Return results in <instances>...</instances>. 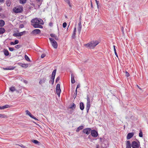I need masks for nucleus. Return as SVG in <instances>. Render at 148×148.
Listing matches in <instances>:
<instances>
[{
  "label": "nucleus",
  "mask_w": 148,
  "mask_h": 148,
  "mask_svg": "<svg viewBox=\"0 0 148 148\" xmlns=\"http://www.w3.org/2000/svg\"><path fill=\"white\" fill-rule=\"evenodd\" d=\"M50 36L54 38L57 40H59L58 38L55 34H50Z\"/></svg>",
  "instance_id": "22"
},
{
  "label": "nucleus",
  "mask_w": 148,
  "mask_h": 148,
  "mask_svg": "<svg viewBox=\"0 0 148 148\" xmlns=\"http://www.w3.org/2000/svg\"><path fill=\"white\" fill-rule=\"evenodd\" d=\"M14 44L15 45L18 44L19 43V41L18 40H15L14 41Z\"/></svg>",
  "instance_id": "48"
},
{
  "label": "nucleus",
  "mask_w": 148,
  "mask_h": 148,
  "mask_svg": "<svg viewBox=\"0 0 148 148\" xmlns=\"http://www.w3.org/2000/svg\"><path fill=\"white\" fill-rule=\"evenodd\" d=\"M10 45H15V44H14V42H10Z\"/></svg>",
  "instance_id": "59"
},
{
  "label": "nucleus",
  "mask_w": 148,
  "mask_h": 148,
  "mask_svg": "<svg viewBox=\"0 0 148 148\" xmlns=\"http://www.w3.org/2000/svg\"><path fill=\"white\" fill-rule=\"evenodd\" d=\"M4 54L6 56H8L9 55V52L6 49H4L3 51Z\"/></svg>",
  "instance_id": "21"
},
{
  "label": "nucleus",
  "mask_w": 148,
  "mask_h": 148,
  "mask_svg": "<svg viewBox=\"0 0 148 148\" xmlns=\"http://www.w3.org/2000/svg\"><path fill=\"white\" fill-rule=\"evenodd\" d=\"M24 27V26L23 24H21L19 26V28H23Z\"/></svg>",
  "instance_id": "50"
},
{
  "label": "nucleus",
  "mask_w": 148,
  "mask_h": 148,
  "mask_svg": "<svg viewBox=\"0 0 148 148\" xmlns=\"http://www.w3.org/2000/svg\"><path fill=\"white\" fill-rule=\"evenodd\" d=\"M83 127V126L82 125L80 126L76 129V132H78L80 130L82 129Z\"/></svg>",
  "instance_id": "26"
},
{
  "label": "nucleus",
  "mask_w": 148,
  "mask_h": 148,
  "mask_svg": "<svg viewBox=\"0 0 148 148\" xmlns=\"http://www.w3.org/2000/svg\"><path fill=\"white\" fill-rule=\"evenodd\" d=\"M79 108L80 109L82 110L84 109V106L83 103L81 102L80 103Z\"/></svg>",
  "instance_id": "19"
},
{
  "label": "nucleus",
  "mask_w": 148,
  "mask_h": 148,
  "mask_svg": "<svg viewBox=\"0 0 148 148\" xmlns=\"http://www.w3.org/2000/svg\"><path fill=\"white\" fill-rule=\"evenodd\" d=\"M55 78H52V77H51V79H50L49 81V83H51L53 85L54 84V80Z\"/></svg>",
  "instance_id": "28"
},
{
  "label": "nucleus",
  "mask_w": 148,
  "mask_h": 148,
  "mask_svg": "<svg viewBox=\"0 0 148 148\" xmlns=\"http://www.w3.org/2000/svg\"><path fill=\"white\" fill-rule=\"evenodd\" d=\"M100 141L101 142V147L102 148H106L108 145V142L105 138H99Z\"/></svg>",
  "instance_id": "2"
},
{
  "label": "nucleus",
  "mask_w": 148,
  "mask_h": 148,
  "mask_svg": "<svg viewBox=\"0 0 148 148\" xmlns=\"http://www.w3.org/2000/svg\"><path fill=\"white\" fill-rule=\"evenodd\" d=\"M2 10V7H0V12Z\"/></svg>",
  "instance_id": "64"
},
{
  "label": "nucleus",
  "mask_w": 148,
  "mask_h": 148,
  "mask_svg": "<svg viewBox=\"0 0 148 148\" xmlns=\"http://www.w3.org/2000/svg\"><path fill=\"white\" fill-rule=\"evenodd\" d=\"M41 31L38 29H36L32 31L31 34L33 35H36L40 33Z\"/></svg>",
  "instance_id": "11"
},
{
  "label": "nucleus",
  "mask_w": 148,
  "mask_h": 148,
  "mask_svg": "<svg viewBox=\"0 0 148 148\" xmlns=\"http://www.w3.org/2000/svg\"><path fill=\"white\" fill-rule=\"evenodd\" d=\"M71 82L72 84H74L75 82L74 79V75L73 73H71Z\"/></svg>",
  "instance_id": "17"
},
{
  "label": "nucleus",
  "mask_w": 148,
  "mask_h": 148,
  "mask_svg": "<svg viewBox=\"0 0 148 148\" xmlns=\"http://www.w3.org/2000/svg\"><path fill=\"white\" fill-rule=\"evenodd\" d=\"M80 87V85L79 84H78L77 85L76 89H77H77L78 88H79Z\"/></svg>",
  "instance_id": "62"
},
{
  "label": "nucleus",
  "mask_w": 148,
  "mask_h": 148,
  "mask_svg": "<svg viewBox=\"0 0 148 148\" xmlns=\"http://www.w3.org/2000/svg\"><path fill=\"white\" fill-rule=\"evenodd\" d=\"M91 8L92 9L93 8V5L92 4V2L91 1Z\"/></svg>",
  "instance_id": "58"
},
{
  "label": "nucleus",
  "mask_w": 148,
  "mask_h": 148,
  "mask_svg": "<svg viewBox=\"0 0 148 148\" xmlns=\"http://www.w3.org/2000/svg\"><path fill=\"white\" fill-rule=\"evenodd\" d=\"M19 1L20 3L23 4L26 3L27 0H19Z\"/></svg>",
  "instance_id": "31"
},
{
  "label": "nucleus",
  "mask_w": 148,
  "mask_h": 148,
  "mask_svg": "<svg viewBox=\"0 0 148 148\" xmlns=\"http://www.w3.org/2000/svg\"><path fill=\"white\" fill-rule=\"evenodd\" d=\"M126 148H131L132 144L129 140H127L126 143Z\"/></svg>",
  "instance_id": "14"
},
{
  "label": "nucleus",
  "mask_w": 148,
  "mask_h": 148,
  "mask_svg": "<svg viewBox=\"0 0 148 148\" xmlns=\"http://www.w3.org/2000/svg\"><path fill=\"white\" fill-rule=\"evenodd\" d=\"M22 47V45H16L15 46V47L17 49H18Z\"/></svg>",
  "instance_id": "35"
},
{
  "label": "nucleus",
  "mask_w": 148,
  "mask_h": 148,
  "mask_svg": "<svg viewBox=\"0 0 148 148\" xmlns=\"http://www.w3.org/2000/svg\"><path fill=\"white\" fill-rule=\"evenodd\" d=\"M99 43V42L98 41L93 40L85 44L84 45L86 47L92 49H94Z\"/></svg>",
  "instance_id": "1"
},
{
  "label": "nucleus",
  "mask_w": 148,
  "mask_h": 148,
  "mask_svg": "<svg viewBox=\"0 0 148 148\" xmlns=\"http://www.w3.org/2000/svg\"><path fill=\"white\" fill-rule=\"evenodd\" d=\"M56 71V69H54L53 71L51 77L52 78H55Z\"/></svg>",
  "instance_id": "24"
},
{
  "label": "nucleus",
  "mask_w": 148,
  "mask_h": 148,
  "mask_svg": "<svg viewBox=\"0 0 148 148\" xmlns=\"http://www.w3.org/2000/svg\"><path fill=\"white\" fill-rule=\"evenodd\" d=\"M95 0L96 1V3L97 5V7L98 8V6H99L98 3H99V1H97V0Z\"/></svg>",
  "instance_id": "55"
},
{
  "label": "nucleus",
  "mask_w": 148,
  "mask_h": 148,
  "mask_svg": "<svg viewBox=\"0 0 148 148\" xmlns=\"http://www.w3.org/2000/svg\"><path fill=\"white\" fill-rule=\"evenodd\" d=\"M46 80V78H43L42 80H40L39 82V84H41L42 82H44Z\"/></svg>",
  "instance_id": "39"
},
{
  "label": "nucleus",
  "mask_w": 148,
  "mask_h": 148,
  "mask_svg": "<svg viewBox=\"0 0 148 148\" xmlns=\"http://www.w3.org/2000/svg\"><path fill=\"white\" fill-rule=\"evenodd\" d=\"M29 116L32 118L36 120H38L35 117H34L33 115H32V114H31Z\"/></svg>",
  "instance_id": "37"
},
{
  "label": "nucleus",
  "mask_w": 148,
  "mask_h": 148,
  "mask_svg": "<svg viewBox=\"0 0 148 148\" xmlns=\"http://www.w3.org/2000/svg\"><path fill=\"white\" fill-rule=\"evenodd\" d=\"M10 90L12 92H14L16 90V89L14 86H12L10 87Z\"/></svg>",
  "instance_id": "29"
},
{
  "label": "nucleus",
  "mask_w": 148,
  "mask_h": 148,
  "mask_svg": "<svg viewBox=\"0 0 148 148\" xmlns=\"http://www.w3.org/2000/svg\"><path fill=\"white\" fill-rule=\"evenodd\" d=\"M33 26L35 28H42L43 26L38 23H35L33 24Z\"/></svg>",
  "instance_id": "15"
},
{
  "label": "nucleus",
  "mask_w": 148,
  "mask_h": 148,
  "mask_svg": "<svg viewBox=\"0 0 148 148\" xmlns=\"http://www.w3.org/2000/svg\"><path fill=\"white\" fill-rule=\"evenodd\" d=\"M23 8L22 6L19 5L17 7H14L13 9V12L16 13H20L23 11Z\"/></svg>",
  "instance_id": "3"
},
{
  "label": "nucleus",
  "mask_w": 148,
  "mask_h": 148,
  "mask_svg": "<svg viewBox=\"0 0 148 148\" xmlns=\"http://www.w3.org/2000/svg\"><path fill=\"white\" fill-rule=\"evenodd\" d=\"M60 77L58 76V77L56 79V83H57L58 82V81H59V80H60Z\"/></svg>",
  "instance_id": "47"
},
{
  "label": "nucleus",
  "mask_w": 148,
  "mask_h": 148,
  "mask_svg": "<svg viewBox=\"0 0 148 148\" xmlns=\"http://www.w3.org/2000/svg\"><path fill=\"white\" fill-rule=\"evenodd\" d=\"M15 68V66H8L5 68H3V69L5 70H11L14 69Z\"/></svg>",
  "instance_id": "16"
},
{
  "label": "nucleus",
  "mask_w": 148,
  "mask_h": 148,
  "mask_svg": "<svg viewBox=\"0 0 148 148\" xmlns=\"http://www.w3.org/2000/svg\"><path fill=\"white\" fill-rule=\"evenodd\" d=\"M78 27H82V25H81V21H80L79 22L78 24Z\"/></svg>",
  "instance_id": "56"
},
{
  "label": "nucleus",
  "mask_w": 148,
  "mask_h": 148,
  "mask_svg": "<svg viewBox=\"0 0 148 148\" xmlns=\"http://www.w3.org/2000/svg\"><path fill=\"white\" fill-rule=\"evenodd\" d=\"M126 75L127 77H128L130 75L129 73L127 71H126Z\"/></svg>",
  "instance_id": "51"
},
{
  "label": "nucleus",
  "mask_w": 148,
  "mask_h": 148,
  "mask_svg": "<svg viewBox=\"0 0 148 148\" xmlns=\"http://www.w3.org/2000/svg\"><path fill=\"white\" fill-rule=\"evenodd\" d=\"M92 137L93 136H92L91 134H90L88 136V138L89 139H90V140L91 141L92 140H94L95 139H94L93 138H92Z\"/></svg>",
  "instance_id": "40"
},
{
  "label": "nucleus",
  "mask_w": 148,
  "mask_h": 148,
  "mask_svg": "<svg viewBox=\"0 0 148 148\" xmlns=\"http://www.w3.org/2000/svg\"><path fill=\"white\" fill-rule=\"evenodd\" d=\"M76 27H75L74 29L73 33H76Z\"/></svg>",
  "instance_id": "60"
},
{
  "label": "nucleus",
  "mask_w": 148,
  "mask_h": 148,
  "mask_svg": "<svg viewBox=\"0 0 148 148\" xmlns=\"http://www.w3.org/2000/svg\"><path fill=\"white\" fill-rule=\"evenodd\" d=\"M36 23L40 24L41 25H43L44 22L43 20L40 18H36Z\"/></svg>",
  "instance_id": "12"
},
{
  "label": "nucleus",
  "mask_w": 148,
  "mask_h": 148,
  "mask_svg": "<svg viewBox=\"0 0 148 148\" xmlns=\"http://www.w3.org/2000/svg\"><path fill=\"white\" fill-rule=\"evenodd\" d=\"M91 129L90 128H86L83 130V132L88 135L91 131Z\"/></svg>",
  "instance_id": "9"
},
{
  "label": "nucleus",
  "mask_w": 148,
  "mask_h": 148,
  "mask_svg": "<svg viewBox=\"0 0 148 148\" xmlns=\"http://www.w3.org/2000/svg\"><path fill=\"white\" fill-rule=\"evenodd\" d=\"M46 56V55L45 54H42L41 56V58H44Z\"/></svg>",
  "instance_id": "53"
},
{
  "label": "nucleus",
  "mask_w": 148,
  "mask_h": 148,
  "mask_svg": "<svg viewBox=\"0 0 148 148\" xmlns=\"http://www.w3.org/2000/svg\"><path fill=\"white\" fill-rule=\"evenodd\" d=\"M77 89H76L75 92L74 93V96H73V97L74 99H75L76 97L77 94Z\"/></svg>",
  "instance_id": "34"
},
{
  "label": "nucleus",
  "mask_w": 148,
  "mask_h": 148,
  "mask_svg": "<svg viewBox=\"0 0 148 148\" xmlns=\"http://www.w3.org/2000/svg\"><path fill=\"white\" fill-rule=\"evenodd\" d=\"M64 1L67 3L69 5L70 7H71V4L70 3V0H64Z\"/></svg>",
  "instance_id": "32"
},
{
  "label": "nucleus",
  "mask_w": 148,
  "mask_h": 148,
  "mask_svg": "<svg viewBox=\"0 0 148 148\" xmlns=\"http://www.w3.org/2000/svg\"><path fill=\"white\" fill-rule=\"evenodd\" d=\"M9 50L10 51H13L14 50V49L12 47H9Z\"/></svg>",
  "instance_id": "49"
},
{
  "label": "nucleus",
  "mask_w": 148,
  "mask_h": 148,
  "mask_svg": "<svg viewBox=\"0 0 148 148\" xmlns=\"http://www.w3.org/2000/svg\"><path fill=\"white\" fill-rule=\"evenodd\" d=\"M87 102L86 103V109L87 112L88 113L90 107V101L89 97L88 96L87 98Z\"/></svg>",
  "instance_id": "6"
},
{
  "label": "nucleus",
  "mask_w": 148,
  "mask_h": 148,
  "mask_svg": "<svg viewBox=\"0 0 148 148\" xmlns=\"http://www.w3.org/2000/svg\"><path fill=\"white\" fill-rule=\"evenodd\" d=\"M56 92L58 95L60 97L61 92V90L60 89V84H58L57 85L56 88Z\"/></svg>",
  "instance_id": "8"
},
{
  "label": "nucleus",
  "mask_w": 148,
  "mask_h": 148,
  "mask_svg": "<svg viewBox=\"0 0 148 148\" xmlns=\"http://www.w3.org/2000/svg\"><path fill=\"white\" fill-rule=\"evenodd\" d=\"M32 142L36 144H37L39 143V142L38 141L35 140H32Z\"/></svg>",
  "instance_id": "38"
},
{
  "label": "nucleus",
  "mask_w": 148,
  "mask_h": 148,
  "mask_svg": "<svg viewBox=\"0 0 148 148\" xmlns=\"http://www.w3.org/2000/svg\"><path fill=\"white\" fill-rule=\"evenodd\" d=\"M132 147L133 148H139L140 146V142L137 143L136 141H133L132 143Z\"/></svg>",
  "instance_id": "7"
},
{
  "label": "nucleus",
  "mask_w": 148,
  "mask_h": 148,
  "mask_svg": "<svg viewBox=\"0 0 148 148\" xmlns=\"http://www.w3.org/2000/svg\"><path fill=\"white\" fill-rule=\"evenodd\" d=\"M134 133L133 132L128 133L127 136V139L129 140L132 138L134 135Z\"/></svg>",
  "instance_id": "13"
},
{
  "label": "nucleus",
  "mask_w": 148,
  "mask_h": 148,
  "mask_svg": "<svg viewBox=\"0 0 148 148\" xmlns=\"http://www.w3.org/2000/svg\"><path fill=\"white\" fill-rule=\"evenodd\" d=\"M26 114L29 116L31 114L30 112H29V111L28 110H26L25 111Z\"/></svg>",
  "instance_id": "45"
},
{
  "label": "nucleus",
  "mask_w": 148,
  "mask_h": 148,
  "mask_svg": "<svg viewBox=\"0 0 148 148\" xmlns=\"http://www.w3.org/2000/svg\"><path fill=\"white\" fill-rule=\"evenodd\" d=\"M5 32V29L3 27H0V35L2 34Z\"/></svg>",
  "instance_id": "18"
},
{
  "label": "nucleus",
  "mask_w": 148,
  "mask_h": 148,
  "mask_svg": "<svg viewBox=\"0 0 148 148\" xmlns=\"http://www.w3.org/2000/svg\"><path fill=\"white\" fill-rule=\"evenodd\" d=\"M113 47H114V51L115 54L116 56V57L118 58V55L117 53V52H116V48H115V46L114 45Z\"/></svg>",
  "instance_id": "33"
},
{
  "label": "nucleus",
  "mask_w": 148,
  "mask_h": 148,
  "mask_svg": "<svg viewBox=\"0 0 148 148\" xmlns=\"http://www.w3.org/2000/svg\"><path fill=\"white\" fill-rule=\"evenodd\" d=\"M76 33H73L72 36V39H74L75 37Z\"/></svg>",
  "instance_id": "42"
},
{
  "label": "nucleus",
  "mask_w": 148,
  "mask_h": 148,
  "mask_svg": "<svg viewBox=\"0 0 148 148\" xmlns=\"http://www.w3.org/2000/svg\"><path fill=\"white\" fill-rule=\"evenodd\" d=\"M22 147L23 148H27V147L22 145H21L20 146Z\"/></svg>",
  "instance_id": "61"
},
{
  "label": "nucleus",
  "mask_w": 148,
  "mask_h": 148,
  "mask_svg": "<svg viewBox=\"0 0 148 148\" xmlns=\"http://www.w3.org/2000/svg\"><path fill=\"white\" fill-rule=\"evenodd\" d=\"M67 25V23L66 22H64L63 23L62 26L63 28H64L66 27Z\"/></svg>",
  "instance_id": "44"
},
{
  "label": "nucleus",
  "mask_w": 148,
  "mask_h": 148,
  "mask_svg": "<svg viewBox=\"0 0 148 148\" xmlns=\"http://www.w3.org/2000/svg\"><path fill=\"white\" fill-rule=\"evenodd\" d=\"M139 136L140 137H142L143 136V132L141 130H140V132L139 134Z\"/></svg>",
  "instance_id": "36"
},
{
  "label": "nucleus",
  "mask_w": 148,
  "mask_h": 148,
  "mask_svg": "<svg viewBox=\"0 0 148 148\" xmlns=\"http://www.w3.org/2000/svg\"><path fill=\"white\" fill-rule=\"evenodd\" d=\"M91 135L94 138L97 137L98 135V133L97 131L95 130H91Z\"/></svg>",
  "instance_id": "10"
},
{
  "label": "nucleus",
  "mask_w": 148,
  "mask_h": 148,
  "mask_svg": "<svg viewBox=\"0 0 148 148\" xmlns=\"http://www.w3.org/2000/svg\"><path fill=\"white\" fill-rule=\"evenodd\" d=\"M5 24V21L3 20H0V27H2Z\"/></svg>",
  "instance_id": "20"
},
{
  "label": "nucleus",
  "mask_w": 148,
  "mask_h": 148,
  "mask_svg": "<svg viewBox=\"0 0 148 148\" xmlns=\"http://www.w3.org/2000/svg\"><path fill=\"white\" fill-rule=\"evenodd\" d=\"M76 105L74 103H72L71 104L70 108L73 110L75 108Z\"/></svg>",
  "instance_id": "25"
},
{
  "label": "nucleus",
  "mask_w": 148,
  "mask_h": 148,
  "mask_svg": "<svg viewBox=\"0 0 148 148\" xmlns=\"http://www.w3.org/2000/svg\"><path fill=\"white\" fill-rule=\"evenodd\" d=\"M82 28V27H78L77 28V30L79 33H80L81 32V30Z\"/></svg>",
  "instance_id": "46"
},
{
  "label": "nucleus",
  "mask_w": 148,
  "mask_h": 148,
  "mask_svg": "<svg viewBox=\"0 0 148 148\" xmlns=\"http://www.w3.org/2000/svg\"><path fill=\"white\" fill-rule=\"evenodd\" d=\"M5 1V0H0V3L2 4L4 3Z\"/></svg>",
  "instance_id": "52"
},
{
  "label": "nucleus",
  "mask_w": 148,
  "mask_h": 148,
  "mask_svg": "<svg viewBox=\"0 0 148 148\" xmlns=\"http://www.w3.org/2000/svg\"><path fill=\"white\" fill-rule=\"evenodd\" d=\"M9 108H10V106L8 105H6L3 106H0V110L3 109Z\"/></svg>",
  "instance_id": "23"
},
{
  "label": "nucleus",
  "mask_w": 148,
  "mask_h": 148,
  "mask_svg": "<svg viewBox=\"0 0 148 148\" xmlns=\"http://www.w3.org/2000/svg\"><path fill=\"white\" fill-rule=\"evenodd\" d=\"M49 39L53 47L54 48L56 49L58 47V44L56 40L51 38H50Z\"/></svg>",
  "instance_id": "4"
},
{
  "label": "nucleus",
  "mask_w": 148,
  "mask_h": 148,
  "mask_svg": "<svg viewBox=\"0 0 148 148\" xmlns=\"http://www.w3.org/2000/svg\"><path fill=\"white\" fill-rule=\"evenodd\" d=\"M6 5L8 6H10L11 4V2L9 0H7L6 2Z\"/></svg>",
  "instance_id": "27"
},
{
  "label": "nucleus",
  "mask_w": 148,
  "mask_h": 148,
  "mask_svg": "<svg viewBox=\"0 0 148 148\" xmlns=\"http://www.w3.org/2000/svg\"><path fill=\"white\" fill-rule=\"evenodd\" d=\"M7 118V116L4 114H0V118Z\"/></svg>",
  "instance_id": "30"
},
{
  "label": "nucleus",
  "mask_w": 148,
  "mask_h": 148,
  "mask_svg": "<svg viewBox=\"0 0 148 148\" xmlns=\"http://www.w3.org/2000/svg\"><path fill=\"white\" fill-rule=\"evenodd\" d=\"M123 30H124V28H123V27H121V30H122V32H123V34H124Z\"/></svg>",
  "instance_id": "63"
},
{
  "label": "nucleus",
  "mask_w": 148,
  "mask_h": 148,
  "mask_svg": "<svg viewBox=\"0 0 148 148\" xmlns=\"http://www.w3.org/2000/svg\"><path fill=\"white\" fill-rule=\"evenodd\" d=\"M21 66L23 68H26L28 67V65H21Z\"/></svg>",
  "instance_id": "57"
},
{
  "label": "nucleus",
  "mask_w": 148,
  "mask_h": 148,
  "mask_svg": "<svg viewBox=\"0 0 148 148\" xmlns=\"http://www.w3.org/2000/svg\"><path fill=\"white\" fill-rule=\"evenodd\" d=\"M36 18L32 19L31 21V22L32 23H36Z\"/></svg>",
  "instance_id": "41"
},
{
  "label": "nucleus",
  "mask_w": 148,
  "mask_h": 148,
  "mask_svg": "<svg viewBox=\"0 0 148 148\" xmlns=\"http://www.w3.org/2000/svg\"><path fill=\"white\" fill-rule=\"evenodd\" d=\"M25 58L27 61H29L30 60V59H29V58L26 55H25Z\"/></svg>",
  "instance_id": "43"
},
{
  "label": "nucleus",
  "mask_w": 148,
  "mask_h": 148,
  "mask_svg": "<svg viewBox=\"0 0 148 148\" xmlns=\"http://www.w3.org/2000/svg\"><path fill=\"white\" fill-rule=\"evenodd\" d=\"M49 25L51 27H52L53 25V23L51 22H50L49 24Z\"/></svg>",
  "instance_id": "54"
},
{
  "label": "nucleus",
  "mask_w": 148,
  "mask_h": 148,
  "mask_svg": "<svg viewBox=\"0 0 148 148\" xmlns=\"http://www.w3.org/2000/svg\"><path fill=\"white\" fill-rule=\"evenodd\" d=\"M28 32L27 31H24L18 33H14L13 34V36L14 37L21 36L24 35H25L26 33H27Z\"/></svg>",
  "instance_id": "5"
}]
</instances>
